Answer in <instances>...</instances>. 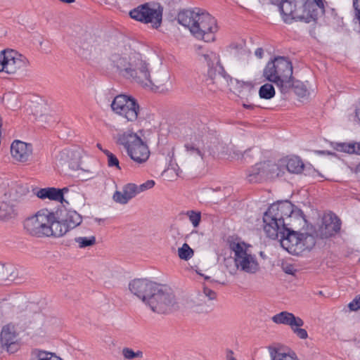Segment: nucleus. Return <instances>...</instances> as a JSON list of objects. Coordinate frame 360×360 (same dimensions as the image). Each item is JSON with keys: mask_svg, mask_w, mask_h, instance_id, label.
Masks as SVG:
<instances>
[{"mask_svg": "<svg viewBox=\"0 0 360 360\" xmlns=\"http://www.w3.org/2000/svg\"><path fill=\"white\" fill-rule=\"evenodd\" d=\"M82 221V216L75 210H60L55 214V237H60L76 228Z\"/></svg>", "mask_w": 360, "mask_h": 360, "instance_id": "ddd939ff", "label": "nucleus"}, {"mask_svg": "<svg viewBox=\"0 0 360 360\" xmlns=\"http://www.w3.org/2000/svg\"><path fill=\"white\" fill-rule=\"evenodd\" d=\"M194 252L187 243H184L178 250V255L181 259L188 260L193 256Z\"/></svg>", "mask_w": 360, "mask_h": 360, "instance_id": "f704fd0d", "label": "nucleus"}, {"mask_svg": "<svg viewBox=\"0 0 360 360\" xmlns=\"http://www.w3.org/2000/svg\"><path fill=\"white\" fill-rule=\"evenodd\" d=\"M229 360H236V359L235 358H233V357H231V358H229Z\"/></svg>", "mask_w": 360, "mask_h": 360, "instance_id": "bf43d9fd", "label": "nucleus"}, {"mask_svg": "<svg viewBox=\"0 0 360 360\" xmlns=\"http://www.w3.org/2000/svg\"><path fill=\"white\" fill-rule=\"evenodd\" d=\"M290 85L286 91V94L289 93L292 89L295 94H297L299 97L303 98L307 94V89L303 83L299 81H294V77L291 79Z\"/></svg>", "mask_w": 360, "mask_h": 360, "instance_id": "7c9ffc66", "label": "nucleus"}, {"mask_svg": "<svg viewBox=\"0 0 360 360\" xmlns=\"http://www.w3.org/2000/svg\"><path fill=\"white\" fill-rule=\"evenodd\" d=\"M188 136L190 137L186 139L184 144L186 151L191 155L198 156L204 160L206 152L202 139V131H193Z\"/></svg>", "mask_w": 360, "mask_h": 360, "instance_id": "a211bd4d", "label": "nucleus"}, {"mask_svg": "<svg viewBox=\"0 0 360 360\" xmlns=\"http://www.w3.org/2000/svg\"><path fill=\"white\" fill-rule=\"evenodd\" d=\"M252 89L253 85L250 82H237L236 90L238 91L239 95L244 94L243 93L248 94L250 93Z\"/></svg>", "mask_w": 360, "mask_h": 360, "instance_id": "4c0bfd02", "label": "nucleus"}, {"mask_svg": "<svg viewBox=\"0 0 360 360\" xmlns=\"http://www.w3.org/2000/svg\"><path fill=\"white\" fill-rule=\"evenodd\" d=\"M130 68L125 77L146 87H152L154 83L150 77L149 64L142 58L139 53L131 54Z\"/></svg>", "mask_w": 360, "mask_h": 360, "instance_id": "9d476101", "label": "nucleus"}, {"mask_svg": "<svg viewBox=\"0 0 360 360\" xmlns=\"http://www.w3.org/2000/svg\"><path fill=\"white\" fill-rule=\"evenodd\" d=\"M29 193L30 191L27 185L12 183L8 186V190L5 195L12 202H20L25 200Z\"/></svg>", "mask_w": 360, "mask_h": 360, "instance_id": "4be33fe9", "label": "nucleus"}, {"mask_svg": "<svg viewBox=\"0 0 360 360\" xmlns=\"http://www.w3.org/2000/svg\"><path fill=\"white\" fill-rule=\"evenodd\" d=\"M229 249L234 253V262L237 269L250 274H254L260 269L255 255L250 251V245L240 239H229Z\"/></svg>", "mask_w": 360, "mask_h": 360, "instance_id": "423d86ee", "label": "nucleus"}, {"mask_svg": "<svg viewBox=\"0 0 360 360\" xmlns=\"http://www.w3.org/2000/svg\"><path fill=\"white\" fill-rule=\"evenodd\" d=\"M278 8L286 23L292 20L309 23L317 19L315 5L310 0H282Z\"/></svg>", "mask_w": 360, "mask_h": 360, "instance_id": "20e7f679", "label": "nucleus"}, {"mask_svg": "<svg viewBox=\"0 0 360 360\" xmlns=\"http://www.w3.org/2000/svg\"><path fill=\"white\" fill-rule=\"evenodd\" d=\"M259 255H260V256H261V257H265V255H264V252H260Z\"/></svg>", "mask_w": 360, "mask_h": 360, "instance_id": "6e6d98bb", "label": "nucleus"}, {"mask_svg": "<svg viewBox=\"0 0 360 360\" xmlns=\"http://www.w3.org/2000/svg\"><path fill=\"white\" fill-rule=\"evenodd\" d=\"M179 24L188 27L191 33L198 39L206 42L215 40L217 31V21L210 14L199 8L183 10L177 15Z\"/></svg>", "mask_w": 360, "mask_h": 360, "instance_id": "f257e3e1", "label": "nucleus"}, {"mask_svg": "<svg viewBox=\"0 0 360 360\" xmlns=\"http://www.w3.org/2000/svg\"><path fill=\"white\" fill-rule=\"evenodd\" d=\"M122 354L125 359L132 360L136 358H141L143 352L141 351L134 352L132 349L129 347H124Z\"/></svg>", "mask_w": 360, "mask_h": 360, "instance_id": "e433bc0d", "label": "nucleus"}, {"mask_svg": "<svg viewBox=\"0 0 360 360\" xmlns=\"http://www.w3.org/2000/svg\"><path fill=\"white\" fill-rule=\"evenodd\" d=\"M315 2L312 1L315 5V9L317 11L316 6H318L319 8L323 10V12H324V3L323 0H314ZM316 13L318 14V12L316 11Z\"/></svg>", "mask_w": 360, "mask_h": 360, "instance_id": "de8ad7c7", "label": "nucleus"}, {"mask_svg": "<svg viewBox=\"0 0 360 360\" xmlns=\"http://www.w3.org/2000/svg\"><path fill=\"white\" fill-rule=\"evenodd\" d=\"M300 326H292L291 327L293 333L300 339H307L308 338V333L305 329L300 328Z\"/></svg>", "mask_w": 360, "mask_h": 360, "instance_id": "37998d69", "label": "nucleus"}, {"mask_svg": "<svg viewBox=\"0 0 360 360\" xmlns=\"http://www.w3.org/2000/svg\"><path fill=\"white\" fill-rule=\"evenodd\" d=\"M243 106H244V108H248V109H252L254 108L253 105L243 104Z\"/></svg>", "mask_w": 360, "mask_h": 360, "instance_id": "5fc2aeb1", "label": "nucleus"}, {"mask_svg": "<svg viewBox=\"0 0 360 360\" xmlns=\"http://www.w3.org/2000/svg\"><path fill=\"white\" fill-rule=\"evenodd\" d=\"M255 54L258 58H262L263 57L264 51L262 48H258L255 50Z\"/></svg>", "mask_w": 360, "mask_h": 360, "instance_id": "3c124183", "label": "nucleus"}, {"mask_svg": "<svg viewBox=\"0 0 360 360\" xmlns=\"http://www.w3.org/2000/svg\"><path fill=\"white\" fill-rule=\"evenodd\" d=\"M136 189V184L132 183L127 184L122 187V191H116L114 193L112 199L115 202L125 205L137 195Z\"/></svg>", "mask_w": 360, "mask_h": 360, "instance_id": "b1692460", "label": "nucleus"}, {"mask_svg": "<svg viewBox=\"0 0 360 360\" xmlns=\"http://www.w3.org/2000/svg\"><path fill=\"white\" fill-rule=\"evenodd\" d=\"M250 151V149L246 150L243 153L241 151H240L238 150L231 149V151L230 152L229 155L231 156V158L240 159V158L248 157L249 155Z\"/></svg>", "mask_w": 360, "mask_h": 360, "instance_id": "79ce46f5", "label": "nucleus"}, {"mask_svg": "<svg viewBox=\"0 0 360 360\" xmlns=\"http://www.w3.org/2000/svg\"><path fill=\"white\" fill-rule=\"evenodd\" d=\"M97 146H98V148H100L102 151L103 150L102 149L101 146V144L98 143V144H97Z\"/></svg>", "mask_w": 360, "mask_h": 360, "instance_id": "4d7b16f0", "label": "nucleus"}, {"mask_svg": "<svg viewBox=\"0 0 360 360\" xmlns=\"http://www.w3.org/2000/svg\"><path fill=\"white\" fill-rule=\"evenodd\" d=\"M210 278L209 276H205V280H209Z\"/></svg>", "mask_w": 360, "mask_h": 360, "instance_id": "13d9d810", "label": "nucleus"}, {"mask_svg": "<svg viewBox=\"0 0 360 360\" xmlns=\"http://www.w3.org/2000/svg\"><path fill=\"white\" fill-rule=\"evenodd\" d=\"M79 157V154L77 151L69 148H65L59 151L55 156V160L58 165H68L69 167L76 163V161Z\"/></svg>", "mask_w": 360, "mask_h": 360, "instance_id": "a878e982", "label": "nucleus"}, {"mask_svg": "<svg viewBox=\"0 0 360 360\" xmlns=\"http://www.w3.org/2000/svg\"><path fill=\"white\" fill-rule=\"evenodd\" d=\"M151 310L158 314H167L176 307V302L172 290L165 285L158 283L146 304Z\"/></svg>", "mask_w": 360, "mask_h": 360, "instance_id": "1a4fd4ad", "label": "nucleus"}, {"mask_svg": "<svg viewBox=\"0 0 360 360\" xmlns=\"http://www.w3.org/2000/svg\"><path fill=\"white\" fill-rule=\"evenodd\" d=\"M271 320L276 324H284L286 326H303V320L295 316L292 313L284 311L276 314L272 316Z\"/></svg>", "mask_w": 360, "mask_h": 360, "instance_id": "393cba45", "label": "nucleus"}, {"mask_svg": "<svg viewBox=\"0 0 360 360\" xmlns=\"http://www.w3.org/2000/svg\"><path fill=\"white\" fill-rule=\"evenodd\" d=\"M342 221L334 213H328L323 217L322 224L319 229L321 238H329L340 231Z\"/></svg>", "mask_w": 360, "mask_h": 360, "instance_id": "f3484780", "label": "nucleus"}, {"mask_svg": "<svg viewBox=\"0 0 360 360\" xmlns=\"http://www.w3.org/2000/svg\"><path fill=\"white\" fill-rule=\"evenodd\" d=\"M271 360H299L295 353L283 352L280 349L269 347Z\"/></svg>", "mask_w": 360, "mask_h": 360, "instance_id": "c85d7f7f", "label": "nucleus"}, {"mask_svg": "<svg viewBox=\"0 0 360 360\" xmlns=\"http://www.w3.org/2000/svg\"><path fill=\"white\" fill-rule=\"evenodd\" d=\"M18 214L15 205L12 202L3 201L0 202V219L7 220L14 218Z\"/></svg>", "mask_w": 360, "mask_h": 360, "instance_id": "cd10ccee", "label": "nucleus"}, {"mask_svg": "<svg viewBox=\"0 0 360 360\" xmlns=\"http://www.w3.org/2000/svg\"><path fill=\"white\" fill-rule=\"evenodd\" d=\"M275 89L271 84L266 83L261 86L259 90V95L261 98L271 99L275 96Z\"/></svg>", "mask_w": 360, "mask_h": 360, "instance_id": "2f4dec72", "label": "nucleus"}, {"mask_svg": "<svg viewBox=\"0 0 360 360\" xmlns=\"http://www.w3.org/2000/svg\"><path fill=\"white\" fill-rule=\"evenodd\" d=\"M61 191L60 188L53 187H47L44 188H40L35 193L36 195L40 199L48 198L51 200L58 201L61 202L62 196Z\"/></svg>", "mask_w": 360, "mask_h": 360, "instance_id": "bb28decb", "label": "nucleus"}, {"mask_svg": "<svg viewBox=\"0 0 360 360\" xmlns=\"http://www.w3.org/2000/svg\"><path fill=\"white\" fill-rule=\"evenodd\" d=\"M189 220L192 223L194 227H198L201 220V214L200 212H195L194 210H189L187 212Z\"/></svg>", "mask_w": 360, "mask_h": 360, "instance_id": "58836bf2", "label": "nucleus"}, {"mask_svg": "<svg viewBox=\"0 0 360 360\" xmlns=\"http://www.w3.org/2000/svg\"><path fill=\"white\" fill-rule=\"evenodd\" d=\"M116 143L123 146L127 155L137 164L146 162L150 157L147 144L135 133L124 131L115 137Z\"/></svg>", "mask_w": 360, "mask_h": 360, "instance_id": "0eeeda50", "label": "nucleus"}, {"mask_svg": "<svg viewBox=\"0 0 360 360\" xmlns=\"http://www.w3.org/2000/svg\"><path fill=\"white\" fill-rule=\"evenodd\" d=\"M157 284L147 279L137 278L129 283V289L132 294L146 304Z\"/></svg>", "mask_w": 360, "mask_h": 360, "instance_id": "dca6fc26", "label": "nucleus"}, {"mask_svg": "<svg viewBox=\"0 0 360 360\" xmlns=\"http://www.w3.org/2000/svg\"><path fill=\"white\" fill-rule=\"evenodd\" d=\"M281 246L289 253L295 255H301L306 250H311L315 245L314 238L307 233H299L283 224L278 230V238Z\"/></svg>", "mask_w": 360, "mask_h": 360, "instance_id": "39448f33", "label": "nucleus"}, {"mask_svg": "<svg viewBox=\"0 0 360 360\" xmlns=\"http://www.w3.org/2000/svg\"><path fill=\"white\" fill-rule=\"evenodd\" d=\"M263 75L269 82L274 83L285 94L291 79H292V65L286 57L277 56L267 63L263 71Z\"/></svg>", "mask_w": 360, "mask_h": 360, "instance_id": "7ed1b4c3", "label": "nucleus"}, {"mask_svg": "<svg viewBox=\"0 0 360 360\" xmlns=\"http://www.w3.org/2000/svg\"><path fill=\"white\" fill-rule=\"evenodd\" d=\"M103 152L108 158V165L109 167H116L117 168L120 169L119 160L113 153L108 150H103Z\"/></svg>", "mask_w": 360, "mask_h": 360, "instance_id": "ea45409f", "label": "nucleus"}, {"mask_svg": "<svg viewBox=\"0 0 360 360\" xmlns=\"http://www.w3.org/2000/svg\"><path fill=\"white\" fill-rule=\"evenodd\" d=\"M294 205L290 201L279 202L272 204L264 212L263 216L264 231L270 238H278V230L280 226L290 223L285 220L291 219L293 216Z\"/></svg>", "mask_w": 360, "mask_h": 360, "instance_id": "f03ea898", "label": "nucleus"}, {"mask_svg": "<svg viewBox=\"0 0 360 360\" xmlns=\"http://www.w3.org/2000/svg\"><path fill=\"white\" fill-rule=\"evenodd\" d=\"M60 190L61 191V196H62V200H61V203H64L65 202L66 204H69L68 202L64 198V194L65 193H67L69 189L67 188V187H65V188H60Z\"/></svg>", "mask_w": 360, "mask_h": 360, "instance_id": "8fccbe9b", "label": "nucleus"}, {"mask_svg": "<svg viewBox=\"0 0 360 360\" xmlns=\"http://www.w3.org/2000/svg\"><path fill=\"white\" fill-rule=\"evenodd\" d=\"M75 241L78 243L79 248H85L96 244V237L94 236L90 237H77L75 238Z\"/></svg>", "mask_w": 360, "mask_h": 360, "instance_id": "72a5a7b5", "label": "nucleus"}, {"mask_svg": "<svg viewBox=\"0 0 360 360\" xmlns=\"http://www.w3.org/2000/svg\"><path fill=\"white\" fill-rule=\"evenodd\" d=\"M360 305V302L358 300V299L356 297L355 299L353 300L352 302H351L349 304H348V307L349 308V309L351 311H356L358 309H359L360 308H357V307Z\"/></svg>", "mask_w": 360, "mask_h": 360, "instance_id": "49530a36", "label": "nucleus"}, {"mask_svg": "<svg viewBox=\"0 0 360 360\" xmlns=\"http://www.w3.org/2000/svg\"><path fill=\"white\" fill-rule=\"evenodd\" d=\"M304 165L302 160L297 157L294 156L289 158L286 163V168L290 173L299 174L303 170Z\"/></svg>", "mask_w": 360, "mask_h": 360, "instance_id": "c756f323", "label": "nucleus"}, {"mask_svg": "<svg viewBox=\"0 0 360 360\" xmlns=\"http://www.w3.org/2000/svg\"><path fill=\"white\" fill-rule=\"evenodd\" d=\"M17 333L15 326L12 324H8L2 328L0 341L2 347H6L7 352L14 353L18 350V345L16 343Z\"/></svg>", "mask_w": 360, "mask_h": 360, "instance_id": "aec40b11", "label": "nucleus"}, {"mask_svg": "<svg viewBox=\"0 0 360 360\" xmlns=\"http://www.w3.org/2000/svg\"><path fill=\"white\" fill-rule=\"evenodd\" d=\"M359 171L360 172V165L359 166Z\"/></svg>", "mask_w": 360, "mask_h": 360, "instance_id": "680f3d73", "label": "nucleus"}, {"mask_svg": "<svg viewBox=\"0 0 360 360\" xmlns=\"http://www.w3.org/2000/svg\"><path fill=\"white\" fill-rule=\"evenodd\" d=\"M11 154L18 162H26L32 154V146L19 140H15L11 146Z\"/></svg>", "mask_w": 360, "mask_h": 360, "instance_id": "412c9836", "label": "nucleus"}, {"mask_svg": "<svg viewBox=\"0 0 360 360\" xmlns=\"http://www.w3.org/2000/svg\"><path fill=\"white\" fill-rule=\"evenodd\" d=\"M203 293L206 297L209 298L210 300H215L217 298V293L212 290L210 289L207 287L203 288Z\"/></svg>", "mask_w": 360, "mask_h": 360, "instance_id": "a18cd8bd", "label": "nucleus"}, {"mask_svg": "<svg viewBox=\"0 0 360 360\" xmlns=\"http://www.w3.org/2000/svg\"><path fill=\"white\" fill-rule=\"evenodd\" d=\"M28 64L27 58L13 50H4L0 53V72L14 74Z\"/></svg>", "mask_w": 360, "mask_h": 360, "instance_id": "2eb2a0df", "label": "nucleus"}, {"mask_svg": "<svg viewBox=\"0 0 360 360\" xmlns=\"http://www.w3.org/2000/svg\"><path fill=\"white\" fill-rule=\"evenodd\" d=\"M273 4L279 5L282 0H270Z\"/></svg>", "mask_w": 360, "mask_h": 360, "instance_id": "864d4df0", "label": "nucleus"}, {"mask_svg": "<svg viewBox=\"0 0 360 360\" xmlns=\"http://www.w3.org/2000/svg\"><path fill=\"white\" fill-rule=\"evenodd\" d=\"M112 110L125 118L128 122L137 120L140 113V106L132 96L125 94L117 95L110 105Z\"/></svg>", "mask_w": 360, "mask_h": 360, "instance_id": "f8f14e48", "label": "nucleus"}, {"mask_svg": "<svg viewBox=\"0 0 360 360\" xmlns=\"http://www.w3.org/2000/svg\"><path fill=\"white\" fill-rule=\"evenodd\" d=\"M58 360H63L62 359H60L59 356H58Z\"/></svg>", "mask_w": 360, "mask_h": 360, "instance_id": "052dcab7", "label": "nucleus"}, {"mask_svg": "<svg viewBox=\"0 0 360 360\" xmlns=\"http://www.w3.org/2000/svg\"><path fill=\"white\" fill-rule=\"evenodd\" d=\"M282 269L285 274L289 275H294L297 271L294 266L290 264H283Z\"/></svg>", "mask_w": 360, "mask_h": 360, "instance_id": "c03bdc74", "label": "nucleus"}, {"mask_svg": "<svg viewBox=\"0 0 360 360\" xmlns=\"http://www.w3.org/2000/svg\"><path fill=\"white\" fill-rule=\"evenodd\" d=\"M34 354L37 356V360H58V356L54 353L44 350L35 349Z\"/></svg>", "mask_w": 360, "mask_h": 360, "instance_id": "c9c22d12", "label": "nucleus"}, {"mask_svg": "<svg viewBox=\"0 0 360 360\" xmlns=\"http://www.w3.org/2000/svg\"><path fill=\"white\" fill-rule=\"evenodd\" d=\"M276 166L271 164L269 162H264L257 163L251 169L248 170V180L250 183H259L262 181L271 177V171Z\"/></svg>", "mask_w": 360, "mask_h": 360, "instance_id": "6ab92c4d", "label": "nucleus"}, {"mask_svg": "<svg viewBox=\"0 0 360 360\" xmlns=\"http://www.w3.org/2000/svg\"><path fill=\"white\" fill-rule=\"evenodd\" d=\"M55 213L43 209L34 216L27 218L23 224L24 229L30 235L36 237H55Z\"/></svg>", "mask_w": 360, "mask_h": 360, "instance_id": "6e6552de", "label": "nucleus"}, {"mask_svg": "<svg viewBox=\"0 0 360 360\" xmlns=\"http://www.w3.org/2000/svg\"><path fill=\"white\" fill-rule=\"evenodd\" d=\"M131 18L148 24L151 23L153 27L160 26L162 18V8L152 7L148 3L139 6L129 12Z\"/></svg>", "mask_w": 360, "mask_h": 360, "instance_id": "4468645a", "label": "nucleus"}, {"mask_svg": "<svg viewBox=\"0 0 360 360\" xmlns=\"http://www.w3.org/2000/svg\"><path fill=\"white\" fill-rule=\"evenodd\" d=\"M155 183L153 180H148L139 186L136 185V190L137 194L152 188L155 186Z\"/></svg>", "mask_w": 360, "mask_h": 360, "instance_id": "a19ab883", "label": "nucleus"}, {"mask_svg": "<svg viewBox=\"0 0 360 360\" xmlns=\"http://www.w3.org/2000/svg\"><path fill=\"white\" fill-rule=\"evenodd\" d=\"M202 56L208 67L207 81L210 80L219 89L228 86L229 81H231L232 79L221 64L219 56L213 51H209L203 54Z\"/></svg>", "mask_w": 360, "mask_h": 360, "instance_id": "9b49d317", "label": "nucleus"}, {"mask_svg": "<svg viewBox=\"0 0 360 360\" xmlns=\"http://www.w3.org/2000/svg\"><path fill=\"white\" fill-rule=\"evenodd\" d=\"M356 154L360 155V142L356 143Z\"/></svg>", "mask_w": 360, "mask_h": 360, "instance_id": "603ef678", "label": "nucleus"}, {"mask_svg": "<svg viewBox=\"0 0 360 360\" xmlns=\"http://www.w3.org/2000/svg\"><path fill=\"white\" fill-rule=\"evenodd\" d=\"M356 143H335L333 148L339 152L356 154Z\"/></svg>", "mask_w": 360, "mask_h": 360, "instance_id": "473e14b6", "label": "nucleus"}, {"mask_svg": "<svg viewBox=\"0 0 360 360\" xmlns=\"http://www.w3.org/2000/svg\"><path fill=\"white\" fill-rule=\"evenodd\" d=\"M110 60L120 71V73L125 77V75L127 74L129 68H130L131 55L127 56L126 54L120 53L119 50H115L110 54Z\"/></svg>", "mask_w": 360, "mask_h": 360, "instance_id": "5701e85b", "label": "nucleus"}, {"mask_svg": "<svg viewBox=\"0 0 360 360\" xmlns=\"http://www.w3.org/2000/svg\"><path fill=\"white\" fill-rule=\"evenodd\" d=\"M244 47V43H240V44H236V43H233L230 45V48L232 49H236V50H242Z\"/></svg>", "mask_w": 360, "mask_h": 360, "instance_id": "09e8293b", "label": "nucleus"}]
</instances>
